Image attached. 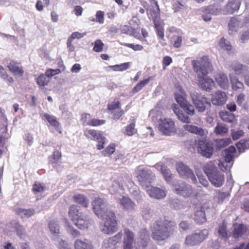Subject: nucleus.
Listing matches in <instances>:
<instances>
[{"label": "nucleus", "mask_w": 249, "mask_h": 249, "mask_svg": "<svg viewBox=\"0 0 249 249\" xmlns=\"http://www.w3.org/2000/svg\"><path fill=\"white\" fill-rule=\"evenodd\" d=\"M202 11L211 15H216L218 12L217 9L214 5H212L202 8Z\"/></svg>", "instance_id": "obj_55"}, {"label": "nucleus", "mask_w": 249, "mask_h": 249, "mask_svg": "<svg viewBox=\"0 0 249 249\" xmlns=\"http://www.w3.org/2000/svg\"><path fill=\"white\" fill-rule=\"evenodd\" d=\"M123 249H132L134 242V234L129 229H124Z\"/></svg>", "instance_id": "obj_13"}, {"label": "nucleus", "mask_w": 249, "mask_h": 249, "mask_svg": "<svg viewBox=\"0 0 249 249\" xmlns=\"http://www.w3.org/2000/svg\"><path fill=\"white\" fill-rule=\"evenodd\" d=\"M180 107L186 113L187 115L183 112L178 105L174 104L172 106V108L177 116L178 119L182 123L189 124L191 119L189 116H193L195 114V109L194 106L188 102H185V104L182 105V107Z\"/></svg>", "instance_id": "obj_4"}, {"label": "nucleus", "mask_w": 249, "mask_h": 249, "mask_svg": "<svg viewBox=\"0 0 249 249\" xmlns=\"http://www.w3.org/2000/svg\"><path fill=\"white\" fill-rule=\"evenodd\" d=\"M68 215L71 220L74 222L82 215V213L80 212L78 207L74 204L70 206Z\"/></svg>", "instance_id": "obj_26"}, {"label": "nucleus", "mask_w": 249, "mask_h": 249, "mask_svg": "<svg viewBox=\"0 0 249 249\" xmlns=\"http://www.w3.org/2000/svg\"><path fill=\"white\" fill-rule=\"evenodd\" d=\"M174 191L178 195L184 197H189L193 193L192 187L189 185L181 183L179 184L174 185Z\"/></svg>", "instance_id": "obj_12"}, {"label": "nucleus", "mask_w": 249, "mask_h": 249, "mask_svg": "<svg viewBox=\"0 0 249 249\" xmlns=\"http://www.w3.org/2000/svg\"><path fill=\"white\" fill-rule=\"evenodd\" d=\"M208 178L211 183L216 187L223 185L225 181L224 175L218 170Z\"/></svg>", "instance_id": "obj_15"}, {"label": "nucleus", "mask_w": 249, "mask_h": 249, "mask_svg": "<svg viewBox=\"0 0 249 249\" xmlns=\"http://www.w3.org/2000/svg\"><path fill=\"white\" fill-rule=\"evenodd\" d=\"M49 228L52 233L58 235L59 233V226L55 221H50L49 223Z\"/></svg>", "instance_id": "obj_52"}, {"label": "nucleus", "mask_w": 249, "mask_h": 249, "mask_svg": "<svg viewBox=\"0 0 249 249\" xmlns=\"http://www.w3.org/2000/svg\"><path fill=\"white\" fill-rule=\"evenodd\" d=\"M146 12L149 18H152L154 23H155V21H160V10L159 6L154 7L152 6V7L146 9Z\"/></svg>", "instance_id": "obj_23"}, {"label": "nucleus", "mask_w": 249, "mask_h": 249, "mask_svg": "<svg viewBox=\"0 0 249 249\" xmlns=\"http://www.w3.org/2000/svg\"><path fill=\"white\" fill-rule=\"evenodd\" d=\"M120 204L126 211H132L135 207V203L130 198L124 196L120 199Z\"/></svg>", "instance_id": "obj_24"}, {"label": "nucleus", "mask_w": 249, "mask_h": 249, "mask_svg": "<svg viewBox=\"0 0 249 249\" xmlns=\"http://www.w3.org/2000/svg\"><path fill=\"white\" fill-rule=\"evenodd\" d=\"M214 77L216 82L221 88L226 89L228 88L229 80L226 74L224 73H217Z\"/></svg>", "instance_id": "obj_28"}, {"label": "nucleus", "mask_w": 249, "mask_h": 249, "mask_svg": "<svg viewBox=\"0 0 249 249\" xmlns=\"http://www.w3.org/2000/svg\"><path fill=\"white\" fill-rule=\"evenodd\" d=\"M116 145L113 143H110L102 151V155L105 156H110L115 151Z\"/></svg>", "instance_id": "obj_51"}, {"label": "nucleus", "mask_w": 249, "mask_h": 249, "mask_svg": "<svg viewBox=\"0 0 249 249\" xmlns=\"http://www.w3.org/2000/svg\"><path fill=\"white\" fill-rule=\"evenodd\" d=\"M43 118L44 120L47 121L55 129L59 131L60 133H61V130H60V124L55 116L51 115L48 113H45L43 115Z\"/></svg>", "instance_id": "obj_27"}, {"label": "nucleus", "mask_w": 249, "mask_h": 249, "mask_svg": "<svg viewBox=\"0 0 249 249\" xmlns=\"http://www.w3.org/2000/svg\"><path fill=\"white\" fill-rule=\"evenodd\" d=\"M227 99V98L226 93L218 90L213 95L211 101L213 104L214 105L221 106L226 102Z\"/></svg>", "instance_id": "obj_16"}, {"label": "nucleus", "mask_w": 249, "mask_h": 249, "mask_svg": "<svg viewBox=\"0 0 249 249\" xmlns=\"http://www.w3.org/2000/svg\"><path fill=\"white\" fill-rule=\"evenodd\" d=\"M84 136L88 138L93 140H98L99 138H101L103 134L100 131L87 128L84 130Z\"/></svg>", "instance_id": "obj_29"}, {"label": "nucleus", "mask_w": 249, "mask_h": 249, "mask_svg": "<svg viewBox=\"0 0 249 249\" xmlns=\"http://www.w3.org/2000/svg\"><path fill=\"white\" fill-rule=\"evenodd\" d=\"M203 170L208 178H209L210 176L213 174L217 171V169L215 164L212 161H210L203 166Z\"/></svg>", "instance_id": "obj_32"}, {"label": "nucleus", "mask_w": 249, "mask_h": 249, "mask_svg": "<svg viewBox=\"0 0 249 249\" xmlns=\"http://www.w3.org/2000/svg\"><path fill=\"white\" fill-rule=\"evenodd\" d=\"M231 142L230 138L217 139L215 141V145L217 149H220L228 146Z\"/></svg>", "instance_id": "obj_43"}, {"label": "nucleus", "mask_w": 249, "mask_h": 249, "mask_svg": "<svg viewBox=\"0 0 249 249\" xmlns=\"http://www.w3.org/2000/svg\"><path fill=\"white\" fill-rule=\"evenodd\" d=\"M154 27L158 38L160 40H164V29L163 27L160 24V21H155Z\"/></svg>", "instance_id": "obj_38"}, {"label": "nucleus", "mask_w": 249, "mask_h": 249, "mask_svg": "<svg viewBox=\"0 0 249 249\" xmlns=\"http://www.w3.org/2000/svg\"><path fill=\"white\" fill-rule=\"evenodd\" d=\"M62 154L60 150L54 151L51 157H49V161L52 164H57L61 160Z\"/></svg>", "instance_id": "obj_45"}, {"label": "nucleus", "mask_w": 249, "mask_h": 249, "mask_svg": "<svg viewBox=\"0 0 249 249\" xmlns=\"http://www.w3.org/2000/svg\"><path fill=\"white\" fill-rule=\"evenodd\" d=\"M240 5V0H232L229 1L225 6V13L226 14H233L239 10Z\"/></svg>", "instance_id": "obj_21"}, {"label": "nucleus", "mask_w": 249, "mask_h": 249, "mask_svg": "<svg viewBox=\"0 0 249 249\" xmlns=\"http://www.w3.org/2000/svg\"><path fill=\"white\" fill-rule=\"evenodd\" d=\"M228 132V128L227 126L222 123H217L216 126L214 128V132L217 135L223 136Z\"/></svg>", "instance_id": "obj_35"}, {"label": "nucleus", "mask_w": 249, "mask_h": 249, "mask_svg": "<svg viewBox=\"0 0 249 249\" xmlns=\"http://www.w3.org/2000/svg\"><path fill=\"white\" fill-rule=\"evenodd\" d=\"M73 222L75 226L80 230L88 229L90 225H91L90 219L83 215Z\"/></svg>", "instance_id": "obj_19"}, {"label": "nucleus", "mask_w": 249, "mask_h": 249, "mask_svg": "<svg viewBox=\"0 0 249 249\" xmlns=\"http://www.w3.org/2000/svg\"><path fill=\"white\" fill-rule=\"evenodd\" d=\"M107 110L111 113H113L112 118L115 120H118L124 114V111L121 109V104L119 100L115 99L113 102L107 105Z\"/></svg>", "instance_id": "obj_7"}, {"label": "nucleus", "mask_w": 249, "mask_h": 249, "mask_svg": "<svg viewBox=\"0 0 249 249\" xmlns=\"http://www.w3.org/2000/svg\"><path fill=\"white\" fill-rule=\"evenodd\" d=\"M238 21L236 18H231L228 24L229 30L231 32L233 31Z\"/></svg>", "instance_id": "obj_63"}, {"label": "nucleus", "mask_w": 249, "mask_h": 249, "mask_svg": "<svg viewBox=\"0 0 249 249\" xmlns=\"http://www.w3.org/2000/svg\"><path fill=\"white\" fill-rule=\"evenodd\" d=\"M92 209L95 214L106 219L104 227L102 231L106 234H112L116 231L117 228V221L113 211L106 209L105 211V201L104 198L97 197L91 203Z\"/></svg>", "instance_id": "obj_1"}, {"label": "nucleus", "mask_w": 249, "mask_h": 249, "mask_svg": "<svg viewBox=\"0 0 249 249\" xmlns=\"http://www.w3.org/2000/svg\"><path fill=\"white\" fill-rule=\"evenodd\" d=\"M17 235L21 237L25 233V229L22 225H21L18 222H16L14 226Z\"/></svg>", "instance_id": "obj_57"}, {"label": "nucleus", "mask_w": 249, "mask_h": 249, "mask_svg": "<svg viewBox=\"0 0 249 249\" xmlns=\"http://www.w3.org/2000/svg\"><path fill=\"white\" fill-rule=\"evenodd\" d=\"M60 72H61L60 69H49L46 70L45 74L49 78L54 75L59 74Z\"/></svg>", "instance_id": "obj_60"}, {"label": "nucleus", "mask_w": 249, "mask_h": 249, "mask_svg": "<svg viewBox=\"0 0 249 249\" xmlns=\"http://www.w3.org/2000/svg\"><path fill=\"white\" fill-rule=\"evenodd\" d=\"M194 220L199 224H201L206 221V217L204 208L200 206L195 211Z\"/></svg>", "instance_id": "obj_20"}, {"label": "nucleus", "mask_w": 249, "mask_h": 249, "mask_svg": "<svg viewBox=\"0 0 249 249\" xmlns=\"http://www.w3.org/2000/svg\"><path fill=\"white\" fill-rule=\"evenodd\" d=\"M15 212L16 214L20 215L21 218H29L35 213L34 209H24L21 208H16Z\"/></svg>", "instance_id": "obj_31"}, {"label": "nucleus", "mask_w": 249, "mask_h": 249, "mask_svg": "<svg viewBox=\"0 0 249 249\" xmlns=\"http://www.w3.org/2000/svg\"><path fill=\"white\" fill-rule=\"evenodd\" d=\"M106 140V138L103 135L101 136V138H99L98 140H96L98 142L96 145L98 150H101L104 148Z\"/></svg>", "instance_id": "obj_62"}, {"label": "nucleus", "mask_w": 249, "mask_h": 249, "mask_svg": "<svg viewBox=\"0 0 249 249\" xmlns=\"http://www.w3.org/2000/svg\"><path fill=\"white\" fill-rule=\"evenodd\" d=\"M209 235V231L207 229L195 231L192 234L187 236L185 243L187 246H196L206 239Z\"/></svg>", "instance_id": "obj_5"}, {"label": "nucleus", "mask_w": 249, "mask_h": 249, "mask_svg": "<svg viewBox=\"0 0 249 249\" xmlns=\"http://www.w3.org/2000/svg\"><path fill=\"white\" fill-rule=\"evenodd\" d=\"M190 96L198 112H203L206 107L211 106V102L208 99L196 91L192 92Z\"/></svg>", "instance_id": "obj_6"}, {"label": "nucleus", "mask_w": 249, "mask_h": 249, "mask_svg": "<svg viewBox=\"0 0 249 249\" xmlns=\"http://www.w3.org/2000/svg\"><path fill=\"white\" fill-rule=\"evenodd\" d=\"M159 128L163 134L169 135L175 130V123L170 119H161L160 120Z\"/></svg>", "instance_id": "obj_9"}, {"label": "nucleus", "mask_w": 249, "mask_h": 249, "mask_svg": "<svg viewBox=\"0 0 249 249\" xmlns=\"http://www.w3.org/2000/svg\"><path fill=\"white\" fill-rule=\"evenodd\" d=\"M147 193L151 197L156 199L164 198L166 194L165 191L159 188L151 187L147 190Z\"/></svg>", "instance_id": "obj_18"}, {"label": "nucleus", "mask_w": 249, "mask_h": 249, "mask_svg": "<svg viewBox=\"0 0 249 249\" xmlns=\"http://www.w3.org/2000/svg\"><path fill=\"white\" fill-rule=\"evenodd\" d=\"M94 44V45L93 48L94 51L96 52H101L102 51L104 44L101 40H96Z\"/></svg>", "instance_id": "obj_56"}, {"label": "nucleus", "mask_w": 249, "mask_h": 249, "mask_svg": "<svg viewBox=\"0 0 249 249\" xmlns=\"http://www.w3.org/2000/svg\"><path fill=\"white\" fill-rule=\"evenodd\" d=\"M106 123V121L105 120L94 118L87 122V125L93 127H98L104 125Z\"/></svg>", "instance_id": "obj_41"}, {"label": "nucleus", "mask_w": 249, "mask_h": 249, "mask_svg": "<svg viewBox=\"0 0 249 249\" xmlns=\"http://www.w3.org/2000/svg\"><path fill=\"white\" fill-rule=\"evenodd\" d=\"M179 93H176L175 94V98L180 107H181L182 105L185 104V102H188V101L186 99V92L181 88L179 89Z\"/></svg>", "instance_id": "obj_33"}, {"label": "nucleus", "mask_w": 249, "mask_h": 249, "mask_svg": "<svg viewBox=\"0 0 249 249\" xmlns=\"http://www.w3.org/2000/svg\"><path fill=\"white\" fill-rule=\"evenodd\" d=\"M150 79L151 77H149L146 79L141 81L133 88L132 92L135 93L140 91L149 83Z\"/></svg>", "instance_id": "obj_48"}, {"label": "nucleus", "mask_w": 249, "mask_h": 249, "mask_svg": "<svg viewBox=\"0 0 249 249\" xmlns=\"http://www.w3.org/2000/svg\"><path fill=\"white\" fill-rule=\"evenodd\" d=\"M219 46L223 50L227 52H230L232 50V47L231 43L227 40L224 37L220 38L219 41Z\"/></svg>", "instance_id": "obj_47"}, {"label": "nucleus", "mask_w": 249, "mask_h": 249, "mask_svg": "<svg viewBox=\"0 0 249 249\" xmlns=\"http://www.w3.org/2000/svg\"><path fill=\"white\" fill-rule=\"evenodd\" d=\"M160 172L166 181H170L172 179V175L169 169L165 165H161L160 167Z\"/></svg>", "instance_id": "obj_50"}, {"label": "nucleus", "mask_w": 249, "mask_h": 249, "mask_svg": "<svg viewBox=\"0 0 249 249\" xmlns=\"http://www.w3.org/2000/svg\"><path fill=\"white\" fill-rule=\"evenodd\" d=\"M230 193L229 192H223L220 191H216V195L215 196L216 202L218 204H222L224 201L230 197Z\"/></svg>", "instance_id": "obj_40"}, {"label": "nucleus", "mask_w": 249, "mask_h": 249, "mask_svg": "<svg viewBox=\"0 0 249 249\" xmlns=\"http://www.w3.org/2000/svg\"><path fill=\"white\" fill-rule=\"evenodd\" d=\"M219 117L223 121L227 123H232L235 119L233 114L227 111L220 112Z\"/></svg>", "instance_id": "obj_36"}, {"label": "nucleus", "mask_w": 249, "mask_h": 249, "mask_svg": "<svg viewBox=\"0 0 249 249\" xmlns=\"http://www.w3.org/2000/svg\"><path fill=\"white\" fill-rule=\"evenodd\" d=\"M173 61L172 58L169 56H165L162 60V66L164 70L166 69L167 66H169Z\"/></svg>", "instance_id": "obj_64"}, {"label": "nucleus", "mask_w": 249, "mask_h": 249, "mask_svg": "<svg viewBox=\"0 0 249 249\" xmlns=\"http://www.w3.org/2000/svg\"><path fill=\"white\" fill-rule=\"evenodd\" d=\"M36 82L39 87H44L48 85L50 79L45 74H41L36 78Z\"/></svg>", "instance_id": "obj_44"}, {"label": "nucleus", "mask_w": 249, "mask_h": 249, "mask_svg": "<svg viewBox=\"0 0 249 249\" xmlns=\"http://www.w3.org/2000/svg\"><path fill=\"white\" fill-rule=\"evenodd\" d=\"M231 88L234 91H242L244 90L243 84L239 81L238 79L233 76L230 77Z\"/></svg>", "instance_id": "obj_34"}, {"label": "nucleus", "mask_w": 249, "mask_h": 249, "mask_svg": "<svg viewBox=\"0 0 249 249\" xmlns=\"http://www.w3.org/2000/svg\"><path fill=\"white\" fill-rule=\"evenodd\" d=\"M123 45L125 47L130 48L135 51H141L143 49V46L140 44L135 45L132 43H124Z\"/></svg>", "instance_id": "obj_61"}, {"label": "nucleus", "mask_w": 249, "mask_h": 249, "mask_svg": "<svg viewBox=\"0 0 249 249\" xmlns=\"http://www.w3.org/2000/svg\"><path fill=\"white\" fill-rule=\"evenodd\" d=\"M122 237V233L121 232L118 233L114 236L109 238L108 242L113 245H115L116 243L119 242Z\"/></svg>", "instance_id": "obj_58"}, {"label": "nucleus", "mask_w": 249, "mask_h": 249, "mask_svg": "<svg viewBox=\"0 0 249 249\" xmlns=\"http://www.w3.org/2000/svg\"><path fill=\"white\" fill-rule=\"evenodd\" d=\"M236 152V149L233 146H230L224 151L225 162H220L219 167L223 171H228L231 167L228 169L227 163H230L233 160L234 154Z\"/></svg>", "instance_id": "obj_11"}, {"label": "nucleus", "mask_w": 249, "mask_h": 249, "mask_svg": "<svg viewBox=\"0 0 249 249\" xmlns=\"http://www.w3.org/2000/svg\"><path fill=\"white\" fill-rule=\"evenodd\" d=\"M192 65L197 74L199 87L202 89L210 91L214 86V82L212 78L206 76L212 70V66L208 56H204L197 60H193Z\"/></svg>", "instance_id": "obj_2"}, {"label": "nucleus", "mask_w": 249, "mask_h": 249, "mask_svg": "<svg viewBox=\"0 0 249 249\" xmlns=\"http://www.w3.org/2000/svg\"><path fill=\"white\" fill-rule=\"evenodd\" d=\"M73 201L78 204H80L84 208H88L89 204L88 198L85 195L81 194H74L72 196Z\"/></svg>", "instance_id": "obj_25"}, {"label": "nucleus", "mask_w": 249, "mask_h": 249, "mask_svg": "<svg viewBox=\"0 0 249 249\" xmlns=\"http://www.w3.org/2000/svg\"><path fill=\"white\" fill-rule=\"evenodd\" d=\"M137 178L140 185L144 186H145V182H150V180L152 179V172L149 170L141 169L139 167L137 171Z\"/></svg>", "instance_id": "obj_14"}, {"label": "nucleus", "mask_w": 249, "mask_h": 249, "mask_svg": "<svg viewBox=\"0 0 249 249\" xmlns=\"http://www.w3.org/2000/svg\"><path fill=\"white\" fill-rule=\"evenodd\" d=\"M9 71L14 75L22 76L24 73V70L22 67L19 65V64L12 60L7 65Z\"/></svg>", "instance_id": "obj_17"}, {"label": "nucleus", "mask_w": 249, "mask_h": 249, "mask_svg": "<svg viewBox=\"0 0 249 249\" xmlns=\"http://www.w3.org/2000/svg\"><path fill=\"white\" fill-rule=\"evenodd\" d=\"M124 30H125V32L129 35L133 36L139 40H142L140 31L137 29L133 28L129 26H125Z\"/></svg>", "instance_id": "obj_39"}, {"label": "nucleus", "mask_w": 249, "mask_h": 249, "mask_svg": "<svg viewBox=\"0 0 249 249\" xmlns=\"http://www.w3.org/2000/svg\"><path fill=\"white\" fill-rule=\"evenodd\" d=\"M176 170L180 176L184 178H190L192 182L195 183L197 179L193 171L182 162L176 164Z\"/></svg>", "instance_id": "obj_8"}, {"label": "nucleus", "mask_w": 249, "mask_h": 249, "mask_svg": "<svg viewBox=\"0 0 249 249\" xmlns=\"http://www.w3.org/2000/svg\"><path fill=\"white\" fill-rule=\"evenodd\" d=\"M197 150L203 156L211 158L213 152V148L206 140H199L198 142Z\"/></svg>", "instance_id": "obj_10"}, {"label": "nucleus", "mask_w": 249, "mask_h": 249, "mask_svg": "<svg viewBox=\"0 0 249 249\" xmlns=\"http://www.w3.org/2000/svg\"><path fill=\"white\" fill-rule=\"evenodd\" d=\"M231 68L236 74L243 73L245 70V67L238 62H233L232 63Z\"/></svg>", "instance_id": "obj_42"}, {"label": "nucleus", "mask_w": 249, "mask_h": 249, "mask_svg": "<svg viewBox=\"0 0 249 249\" xmlns=\"http://www.w3.org/2000/svg\"><path fill=\"white\" fill-rule=\"evenodd\" d=\"M134 123H131L127 125L125 130V134L129 136H131L137 133V129L135 128Z\"/></svg>", "instance_id": "obj_54"}, {"label": "nucleus", "mask_w": 249, "mask_h": 249, "mask_svg": "<svg viewBox=\"0 0 249 249\" xmlns=\"http://www.w3.org/2000/svg\"><path fill=\"white\" fill-rule=\"evenodd\" d=\"M233 226L232 236L234 238L242 237L247 231V227L243 224L235 223Z\"/></svg>", "instance_id": "obj_22"}, {"label": "nucleus", "mask_w": 249, "mask_h": 249, "mask_svg": "<svg viewBox=\"0 0 249 249\" xmlns=\"http://www.w3.org/2000/svg\"><path fill=\"white\" fill-rule=\"evenodd\" d=\"M244 134V132L242 130H231V137L233 140H237L241 138Z\"/></svg>", "instance_id": "obj_59"}, {"label": "nucleus", "mask_w": 249, "mask_h": 249, "mask_svg": "<svg viewBox=\"0 0 249 249\" xmlns=\"http://www.w3.org/2000/svg\"><path fill=\"white\" fill-rule=\"evenodd\" d=\"M185 130L191 133H193L200 136L205 135V131L201 127H198L192 124H186L183 126Z\"/></svg>", "instance_id": "obj_30"}, {"label": "nucleus", "mask_w": 249, "mask_h": 249, "mask_svg": "<svg viewBox=\"0 0 249 249\" xmlns=\"http://www.w3.org/2000/svg\"><path fill=\"white\" fill-rule=\"evenodd\" d=\"M170 41L174 48H179L182 44V37L181 36H173L171 37Z\"/></svg>", "instance_id": "obj_49"}, {"label": "nucleus", "mask_w": 249, "mask_h": 249, "mask_svg": "<svg viewBox=\"0 0 249 249\" xmlns=\"http://www.w3.org/2000/svg\"><path fill=\"white\" fill-rule=\"evenodd\" d=\"M218 233L221 238L226 240H228L231 236L230 234L228 233L227 229V224L225 222L222 223V224L219 226Z\"/></svg>", "instance_id": "obj_37"}, {"label": "nucleus", "mask_w": 249, "mask_h": 249, "mask_svg": "<svg viewBox=\"0 0 249 249\" xmlns=\"http://www.w3.org/2000/svg\"><path fill=\"white\" fill-rule=\"evenodd\" d=\"M74 247L75 249H92L90 244L79 239L75 241Z\"/></svg>", "instance_id": "obj_46"}, {"label": "nucleus", "mask_w": 249, "mask_h": 249, "mask_svg": "<svg viewBox=\"0 0 249 249\" xmlns=\"http://www.w3.org/2000/svg\"><path fill=\"white\" fill-rule=\"evenodd\" d=\"M45 189V186L43 183H35L33 185L32 191L35 194L42 193Z\"/></svg>", "instance_id": "obj_53"}, {"label": "nucleus", "mask_w": 249, "mask_h": 249, "mask_svg": "<svg viewBox=\"0 0 249 249\" xmlns=\"http://www.w3.org/2000/svg\"><path fill=\"white\" fill-rule=\"evenodd\" d=\"M177 225L174 221L160 218L154 224L152 230V237L157 242L166 240L173 235L177 230Z\"/></svg>", "instance_id": "obj_3"}]
</instances>
